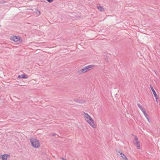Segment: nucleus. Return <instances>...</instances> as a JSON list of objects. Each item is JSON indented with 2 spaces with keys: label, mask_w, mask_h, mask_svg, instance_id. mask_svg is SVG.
<instances>
[{
  "label": "nucleus",
  "mask_w": 160,
  "mask_h": 160,
  "mask_svg": "<svg viewBox=\"0 0 160 160\" xmlns=\"http://www.w3.org/2000/svg\"><path fill=\"white\" fill-rule=\"evenodd\" d=\"M84 114L85 120L93 128H95V126L93 119L87 113L84 112Z\"/></svg>",
  "instance_id": "obj_1"
},
{
  "label": "nucleus",
  "mask_w": 160,
  "mask_h": 160,
  "mask_svg": "<svg viewBox=\"0 0 160 160\" xmlns=\"http://www.w3.org/2000/svg\"><path fill=\"white\" fill-rule=\"evenodd\" d=\"M30 141L32 146L34 148H38L40 146V142L37 139L34 138H30Z\"/></svg>",
  "instance_id": "obj_2"
},
{
  "label": "nucleus",
  "mask_w": 160,
  "mask_h": 160,
  "mask_svg": "<svg viewBox=\"0 0 160 160\" xmlns=\"http://www.w3.org/2000/svg\"><path fill=\"white\" fill-rule=\"evenodd\" d=\"M95 67L94 65H91L87 66L81 69L78 71L79 73H84L89 71L92 69L93 68Z\"/></svg>",
  "instance_id": "obj_3"
},
{
  "label": "nucleus",
  "mask_w": 160,
  "mask_h": 160,
  "mask_svg": "<svg viewBox=\"0 0 160 160\" xmlns=\"http://www.w3.org/2000/svg\"><path fill=\"white\" fill-rule=\"evenodd\" d=\"M137 105L138 107L140 108V109L142 112L143 114L145 115L148 122L150 123V120L148 116V115L146 113L145 109L139 103H138Z\"/></svg>",
  "instance_id": "obj_4"
},
{
  "label": "nucleus",
  "mask_w": 160,
  "mask_h": 160,
  "mask_svg": "<svg viewBox=\"0 0 160 160\" xmlns=\"http://www.w3.org/2000/svg\"><path fill=\"white\" fill-rule=\"evenodd\" d=\"M134 144L137 146L138 149H140V142L139 141H138V138L137 136H135L134 137V141L133 142Z\"/></svg>",
  "instance_id": "obj_5"
},
{
  "label": "nucleus",
  "mask_w": 160,
  "mask_h": 160,
  "mask_svg": "<svg viewBox=\"0 0 160 160\" xmlns=\"http://www.w3.org/2000/svg\"><path fill=\"white\" fill-rule=\"evenodd\" d=\"M150 87L152 91V92L153 94L154 95V96L155 98L156 101L157 102H158V96L157 95L155 90H154L153 87L151 85H150Z\"/></svg>",
  "instance_id": "obj_6"
},
{
  "label": "nucleus",
  "mask_w": 160,
  "mask_h": 160,
  "mask_svg": "<svg viewBox=\"0 0 160 160\" xmlns=\"http://www.w3.org/2000/svg\"><path fill=\"white\" fill-rule=\"evenodd\" d=\"M10 39L15 42H17L20 39V38L19 36H13L10 37Z\"/></svg>",
  "instance_id": "obj_7"
},
{
  "label": "nucleus",
  "mask_w": 160,
  "mask_h": 160,
  "mask_svg": "<svg viewBox=\"0 0 160 160\" xmlns=\"http://www.w3.org/2000/svg\"><path fill=\"white\" fill-rule=\"evenodd\" d=\"M118 153H119L120 155V157L121 159L123 160H128L127 158L124 154L121 152L120 151L118 152Z\"/></svg>",
  "instance_id": "obj_8"
},
{
  "label": "nucleus",
  "mask_w": 160,
  "mask_h": 160,
  "mask_svg": "<svg viewBox=\"0 0 160 160\" xmlns=\"http://www.w3.org/2000/svg\"><path fill=\"white\" fill-rule=\"evenodd\" d=\"M7 154H4L2 155V156L1 157L2 159V160H7Z\"/></svg>",
  "instance_id": "obj_9"
},
{
  "label": "nucleus",
  "mask_w": 160,
  "mask_h": 160,
  "mask_svg": "<svg viewBox=\"0 0 160 160\" xmlns=\"http://www.w3.org/2000/svg\"><path fill=\"white\" fill-rule=\"evenodd\" d=\"M97 8L100 12H103L104 11V8L101 6H97Z\"/></svg>",
  "instance_id": "obj_10"
},
{
  "label": "nucleus",
  "mask_w": 160,
  "mask_h": 160,
  "mask_svg": "<svg viewBox=\"0 0 160 160\" xmlns=\"http://www.w3.org/2000/svg\"><path fill=\"white\" fill-rule=\"evenodd\" d=\"M21 78L26 79L28 78V76L26 74H22L21 75Z\"/></svg>",
  "instance_id": "obj_11"
},
{
  "label": "nucleus",
  "mask_w": 160,
  "mask_h": 160,
  "mask_svg": "<svg viewBox=\"0 0 160 160\" xmlns=\"http://www.w3.org/2000/svg\"><path fill=\"white\" fill-rule=\"evenodd\" d=\"M36 13L37 14V15L39 16L40 14V12L38 9H36Z\"/></svg>",
  "instance_id": "obj_12"
},
{
  "label": "nucleus",
  "mask_w": 160,
  "mask_h": 160,
  "mask_svg": "<svg viewBox=\"0 0 160 160\" xmlns=\"http://www.w3.org/2000/svg\"><path fill=\"white\" fill-rule=\"evenodd\" d=\"M49 2H51L53 0H47Z\"/></svg>",
  "instance_id": "obj_13"
},
{
  "label": "nucleus",
  "mask_w": 160,
  "mask_h": 160,
  "mask_svg": "<svg viewBox=\"0 0 160 160\" xmlns=\"http://www.w3.org/2000/svg\"><path fill=\"white\" fill-rule=\"evenodd\" d=\"M75 101H76V102H79L80 103H81V102L80 101H76V100H75Z\"/></svg>",
  "instance_id": "obj_14"
},
{
  "label": "nucleus",
  "mask_w": 160,
  "mask_h": 160,
  "mask_svg": "<svg viewBox=\"0 0 160 160\" xmlns=\"http://www.w3.org/2000/svg\"><path fill=\"white\" fill-rule=\"evenodd\" d=\"M57 134L56 133H53L52 134V136H55Z\"/></svg>",
  "instance_id": "obj_15"
},
{
  "label": "nucleus",
  "mask_w": 160,
  "mask_h": 160,
  "mask_svg": "<svg viewBox=\"0 0 160 160\" xmlns=\"http://www.w3.org/2000/svg\"><path fill=\"white\" fill-rule=\"evenodd\" d=\"M18 78H21V75H19L18 76Z\"/></svg>",
  "instance_id": "obj_16"
},
{
  "label": "nucleus",
  "mask_w": 160,
  "mask_h": 160,
  "mask_svg": "<svg viewBox=\"0 0 160 160\" xmlns=\"http://www.w3.org/2000/svg\"><path fill=\"white\" fill-rule=\"evenodd\" d=\"M62 160H66V159H64L63 158H62Z\"/></svg>",
  "instance_id": "obj_17"
},
{
  "label": "nucleus",
  "mask_w": 160,
  "mask_h": 160,
  "mask_svg": "<svg viewBox=\"0 0 160 160\" xmlns=\"http://www.w3.org/2000/svg\"><path fill=\"white\" fill-rule=\"evenodd\" d=\"M106 59H107V60H108V58H107V57H106Z\"/></svg>",
  "instance_id": "obj_18"
}]
</instances>
